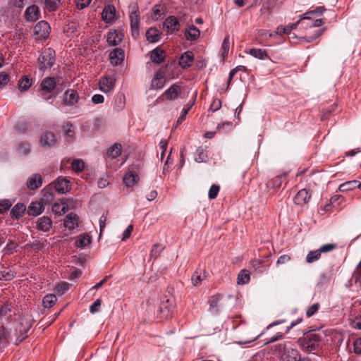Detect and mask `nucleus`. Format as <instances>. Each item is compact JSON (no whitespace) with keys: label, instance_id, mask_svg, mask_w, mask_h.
Wrapping results in <instances>:
<instances>
[{"label":"nucleus","instance_id":"53","mask_svg":"<svg viewBox=\"0 0 361 361\" xmlns=\"http://www.w3.org/2000/svg\"><path fill=\"white\" fill-rule=\"evenodd\" d=\"M219 190H220V187L219 185H215V184L212 185L209 190V192H208L209 198L211 200L215 199L218 195Z\"/></svg>","mask_w":361,"mask_h":361},{"label":"nucleus","instance_id":"2","mask_svg":"<svg viewBox=\"0 0 361 361\" xmlns=\"http://www.w3.org/2000/svg\"><path fill=\"white\" fill-rule=\"evenodd\" d=\"M55 51L51 48L44 49L38 58L39 70L44 71L50 68L55 62Z\"/></svg>","mask_w":361,"mask_h":361},{"label":"nucleus","instance_id":"37","mask_svg":"<svg viewBox=\"0 0 361 361\" xmlns=\"http://www.w3.org/2000/svg\"><path fill=\"white\" fill-rule=\"evenodd\" d=\"M56 300L57 298L55 295L49 294L44 297L42 304L45 308H50L55 305Z\"/></svg>","mask_w":361,"mask_h":361},{"label":"nucleus","instance_id":"5","mask_svg":"<svg viewBox=\"0 0 361 361\" xmlns=\"http://www.w3.org/2000/svg\"><path fill=\"white\" fill-rule=\"evenodd\" d=\"M32 326V324L30 321H28L27 319L23 318L16 328V344L18 345L20 342H22L24 339H25L27 336V332Z\"/></svg>","mask_w":361,"mask_h":361},{"label":"nucleus","instance_id":"52","mask_svg":"<svg viewBox=\"0 0 361 361\" xmlns=\"http://www.w3.org/2000/svg\"><path fill=\"white\" fill-rule=\"evenodd\" d=\"M164 247L160 244H155L150 252V257L156 259L160 252L163 250Z\"/></svg>","mask_w":361,"mask_h":361},{"label":"nucleus","instance_id":"4","mask_svg":"<svg viewBox=\"0 0 361 361\" xmlns=\"http://www.w3.org/2000/svg\"><path fill=\"white\" fill-rule=\"evenodd\" d=\"M71 183L68 180L64 178H58L56 180L52 182L47 188L43 190V192H47L53 188L59 193L64 194L71 190Z\"/></svg>","mask_w":361,"mask_h":361},{"label":"nucleus","instance_id":"63","mask_svg":"<svg viewBox=\"0 0 361 361\" xmlns=\"http://www.w3.org/2000/svg\"><path fill=\"white\" fill-rule=\"evenodd\" d=\"M159 8V5H155L153 8V13L152 17L154 20H157L161 15V12Z\"/></svg>","mask_w":361,"mask_h":361},{"label":"nucleus","instance_id":"57","mask_svg":"<svg viewBox=\"0 0 361 361\" xmlns=\"http://www.w3.org/2000/svg\"><path fill=\"white\" fill-rule=\"evenodd\" d=\"M67 126L68 128L65 130L64 135L68 137L67 141L71 142L73 140V137L74 136V130L71 124L67 123Z\"/></svg>","mask_w":361,"mask_h":361},{"label":"nucleus","instance_id":"30","mask_svg":"<svg viewBox=\"0 0 361 361\" xmlns=\"http://www.w3.org/2000/svg\"><path fill=\"white\" fill-rule=\"evenodd\" d=\"M67 211L68 206L63 200L61 202H55L52 205V212L59 216L64 214Z\"/></svg>","mask_w":361,"mask_h":361},{"label":"nucleus","instance_id":"8","mask_svg":"<svg viewBox=\"0 0 361 361\" xmlns=\"http://www.w3.org/2000/svg\"><path fill=\"white\" fill-rule=\"evenodd\" d=\"M24 18L28 22H35L41 18V13L39 7L36 5L28 6L25 13Z\"/></svg>","mask_w":361,"mask_h":361},{"label":"nucleus","instance_id":"33","mask_svg":"<svg viewBox=\"0 0 361 361\" xmlns=\"http://www.w3.org/2000/svg\"><path fill=\"white\" fill-rule=\"evenodd\" d=\"M160 33L155 27H150L146 32L147 39L152 43L157 42L159 40Z\"/></svg>","mask_w":361,"mask_h":361},{"label":"nucleus","instance_id":"40","mask_svg":"<svg viewBox=\"0 0 361 361\" xmlns=\"http://www.w3.org/2000/svg\"><path fill=\"white\" fill-rule=\"evenodd\" d=\"M357 186V180H350L343 183L339 185V190L341 192H345L353 190Z\"/></svg>","mask_w":361,"mask_h":361},{"label":"nucleus","instance_id":"14","mask_svg":"<svg viewBox=\"0 0 361 361\" xmlns=\"http://www.w3.org/2000/svg\"><path fill=\"white\" fill-rule=\"evenodd\" d=\"M311 197V194L306 189H302L298 192L294 197V202L298 205L307 204Z\"/></svg>","mask_w":361,"mask_h":361},{"label":"nucleus","instance_id":"9","mask_svg":"<svg viewBox=\"0 0 361 361\" xmlns=\"http://www.w3.org/2000/svg\"><path fill=\"white\" fill-rule=\"evenodd\" d=\"M61 78L47 77L41 82V88L47 92L53 91L57 84H61Z\"/></svg>","mask_w":361,"mask_h":361},{"label":"nucleus","instance_id":"43","mask_svg":"<svg viewBox=\"0 0 361 361\" xmlns=\"http://www.w3.org/2000/svg\"><path fill=\"white\" fill-rule=\"evenodd\" d=\"M15 277V273L6 268L0 270V280L10 281Z\"/></svg>","mask_w":361,"mask_h":361},{"label":"nucleus","instance_id":"56","mask_svg":"<svg viewBox=\"0 0 361 361\" xmlns=\"http://www.w3.org/2000/svg\"><path fill=\"white\" fill-rule=\"evenodd\" d=\"M11 207V203L8 200H4L0 202V214H4Z\"/></svg>","mask_w":361,"mask_h":361},{"label":"nucleus","instance_id":"54","mask_svg":"<svg viewBox=\"0 0 361 361\" xmlns=\"http://www.w3.org/2000/svg\"><path fill=\"white\" fill-rule=\"evenodd\" d=\"M336 247V245L334 243H327L322 245L318 250L320 253H327L332 250H334Z\"/></svg>","mask_w":361,"mask_h":361},{"label":"nucleus","instance_id":"61","mask_svg":"<svg viewBox=\"0 0 361 361\" xmlns=\"http://www.w3.org/2000/svg\"><path fill=\"white\" fill-rule=\"evenodd\" d=\"M9 80V75L6 72L0 73V88L4 87L8 83Z\"/></svg>","mask_w":361,"mask_h":361},{"label":"nucleus","instance_id":"21","mask_svg":"<svg viewBox=\"0 0 361 361\" xmlns=\"http://www.w3.org/2000/svg\"><path fill=\"white\" fill-rule=\"evenodd\" d=\"M40 143L43 147H51L56 143L55 135L51 132H45L40 137Z\"/></svg>","mask_w":361,"mask_h":361},{"label":"nucleus","instance_id":"32","mask_svg":"<svg viewBox=\"0 0 361 361\" xmlns=\"http://www.w3.org/2000/svg\"><path fill=\"white\" fill-rule=\"evenodd\" d=\"M39 2L44 5V9L49 11H54L57 9L60 4V0H38Z\"/></svg>","mask_w":361,"mask_h":361},{"label":"nucleus","instance_id":"39","mask_svg":"<svg viewBox=\"0 0 361 361\" xmlns=\"http://www.w3.org/2000/svg\"><path fill=\"white\" fill-rule=\"evenodd\" d=\"M91 242L90 237L88 235H80L78 237L75 245L78 247H85Z\"/></svg>","mask_w":361,"mask_h":361},{"label":"nucleus","instance_id":"55","mask_svg":"<svg viewBox=\"0 0 361 361\" xmlns=\"http://www.w3.org/2000/svg\"><path fill=\"white\" fill-rule=\"evenodd\" d=\"M304 19H307L309 20L310 19V17L308 16H302L301 17L300 20L297 21L296 23H290L288 24V25H286L285 27L286 28V34L287 35H289L290 33V32L292 31V30L295 29L297 25L299 24V23L300 22L301 20H304Z\"/></svg>","mask_w":361,"mask_h":361},{"label":"nucleus","instance_id":"27","mask_svg":"<svg viewBox=\"0 0 361 361\" xmlns=\"http://www.w3.org/2000/svg\"><path fill=\"white\" fill-rule=\"evenodd\" d=\"M248 53L253 57L260 60L270 59L267 50L265 49L252 48L249 50Z\"/></svg>","mask_w":361,"mask_h":361},{"label":"nucleus","instance_id":"47","mask_svg":"<svg viewBox=\"0 0 361 361\" xmlns=\"http://www.w3.org/2000/svg\"><path fill=\"white\" fill-rule=\"evenodd\" d=\"M206 277L205 272L204 271L203 275L198 271H195L191 277L192 283L194 286H197L201 283V281Z\"/></svg>","mask_w":361,"mask_h":361},{"label":"nucleus","instance_id":"38","mask_svg":"<svg viewBox=\"0 0 361 361\" xmlns=\"http://www.w3.org/2000/svg\"><path fill=\"white\" fill-rule=\"evenodd\" d=\"M17 151L19 154L26 156L31 151L30 145L27 142H21L17 147Z\"/></svg>","mask_w":361,"mask_h":361},{"label":"nucleus","instance_id":"25","mask_svg":"<svg viewBox=\"0 0 361 361\" xmlns=\"http://www.w3.org/2000/svg\"><path fill=\"white\" fill-rule=\"evenodd\" d=\"M123 180L127 187H132L138 182L139 176L137 173L129 171L126 173Z\"/></svg>","mask_w":361,"mask_h":361},{"label":"nucleus","instance_id":"1","mask_svg":"<svg viewBox=\"0 0 361 361\" xmlns=\"http://www.w3.org/2000/svg\"><path fill=\"white\" fill-rule=\"evenodd\" d=\"M320 341V337L314 331L305 334L298 341L302 349L308 353L317 350Z\"/></svg>","mask_w":361,"mask_h":361},{"label":"nucleus","instance_id":"26","mask_svg":"<svg viewBox=\"0 0 361 361\" xmlns=\"http://www.w3.org/2000/svg\"><path fill=\"white\" fill-rule=\"evenodd\" d=\"M200 35L199 29L193 25H190L185 32L186 39L190 41L196 40L200 37Z\"/></svg>","mask_w":361,"mask_h":361},{"label":"nucleus","instance_id":"17","mask_svg":"<svg viewBox=\"0 0 361 361\" xmlns=\"http://www.w3.org/2000/svg\"><path fill=\"white\" fill-rule=\"evenodd\" d=\"M44 210V205L40 202H32L30 204L27 212L30 216H38Z\"/></svg>","mask_w":361,"mask_h":361},{"label":"nucleus","instance_id":"49","mask_svg":"<svg viewBox=\"0 0 361 361\" xmlns=\"http://www.w3.org/2000/svg\"><path fill=\"white\" fill-rule=\"evenodd\" d=\"M11 305L8 302L4 303L0 308V315L1 317H9L11 316Z\"/></svg>","mask_w":361,"mask_h":361},{"label":"nucleus","instance_id":"58","mask_svg":"<svg viewBox=\"0 0 361 361\" xmlns=\"http://www.w3.org/2000/svg\"><path fill=\"white\" fill-rule=\"evenodd\" d=\"M319 303H314L310 307H308V309L306 311V314L308 317H312L319 310Z\"/></svg>","mask_w":361,"mask_h":361},{"label":"nucleus","instance_id":"20","mask_svg":"<svg viewBox=\"0 0 361 361\" xmlns=\"http://www.w3.org/2000/svg\"><path fill=\"white\" fill-rule=\"evenodd\" d=\"M194 59V56L192 51H188L184 52L179 59L178 63L183 68H189Z\"/></svg>","mask_w":361,"mask_h":361},{"label":"nucleus","instance_id":"3","mask_svg":"<svg viewBox=\"0 0 361 361\" xmlns=\"http://www.w3.org/2000/svg\"><path fill=\"white\" fill-rule=\"evenodd\" d=\"M130 13L129 16L132 35L137 37L139 35L140 17L137 3L130 4Z\"/></svg>","mask_w":361,"mask_h":361},{"label":"nucleus","instance_id":"13","mask_svg":"<svg viewBox=\"0 0 361 361\" xmlns=\"http://www.w3.org/2000/svg\"><path fill=\"white\" fill-rule=\"evenodd\" d=\"M79 95L74 90H68L64 93L63 103L68 106H73L78 102Z\"/></svg>","mask_w":361,"mask_h":361},{"label":"nucleus","instance_id":"24","mask_svg":"<svg viewBox=\"0 0 361 361\" xmlns=\"http://www.w3.org/2000/svg\"><path fill=\"white\" fill-rule=\"evenodd\" d=\"M78 216L76 214L71 213L68 214L64 219V226L69 230L74 229L78 226Z\"/></svg>","mask_w":361,"mask_h":361},{"label":"nucleus","instance_id":"6","mask_svg":"<svg viewBox=\"0 0 361 361\" xmlns=\"http://www.w3.org/2000/svg\"><path fill=\"white\" fill-rule=\"evenodd\" d=\"M50 26L45 20L38 22L34 27V34L39 39H46L49 37Z\"/></svg>","mask_w":361,"mask_h":361},{"label":"nucleus","instance_id":"42","mask_svg":"<svg viewBox=\"0 0 361 361\" xmlns=\"http://www.w3.org/2000/svg\"><path fill=\"white\" fill-rule=\"evenodd\" d=\"M321 257V253L319 251V250H312L308 252V254L306 256V262L307 263H312L318 259H319Z\"/></svg>","mask_w":361,"mask_h":361},{"label":"nucleus","instance_id":"15","mask_svg":"<svg viewBox=\"0 0 361 361\" xmlns=\"http://www.w3.org/2000/svg\"><path fill=\"white\" fill-rule=\"evenodd\" d=\"M280 361H302L300 353L298 350L288 349L286 353H283L280 357Z\"/></svg>","mask_w":361,"mask_h":361},{"label":"nucleus","instance_id":"41","mask_svg":"<svg viewBox=\"0 0 361 361\" xmlns=\"http://www.w3.org/2000/svg\"><path fill=\"white\" fill-rule=\"evenodd\" d=\"M288 349H290V348L288 346L287 343H278L272 347L273 351L280 355V357H281V355L283 353H286Z\"/></svg>","mask_w":361,"mask_h":361},{"label":"nucleus","instance_id":"51","mask_svg":"<svg viewBox=\"0 0 361 361\" xmlns=\"http://www.w3.org/2000/svg\"><path fill=\"white\" fill-rule=\"evenodd\" d=\"M8 342V333L4 326L0 327V347L6 345Z\"/></svg>","mask_w":361,"mask_h":361},{"label":"nucleus","instance_id":"19","mask_svg":"<svg viewBox=\"0 0 361 361\" xmlns=\"http://www.w3.org/2000/svg\"><path fill=\"white\" fill-rule=\"evenodd\" d=\"M102 19L106 23L113 22L116 18V9L113 5H107L104 7L102 13Z\"/></svg>","mask_w":361,"mask_h":361},{"label":"nucleus","instance_id":"44","mask_svg":"<svg viewBox=\"0 0 361 361\" xmlns=\"http://www.w3.org/2000/svg\"><path fill=\"white\" fill-rule=\"evenodd\" d=\"M32 85V80L27 76L22 78L18 82V87L20 90L25 91L29 89Z\"/></svg>","mask_w":361,"mask_h":361},{"label":"nucleus","instance_id":"23","mask_svg":"<svg viewBox=\"0 0 361 361\" xmlns=\"http://www.w3.org/2000/svg\"><path fill=\"white\" fill-rule=\"evenodd\" d=\"M26 207L23 203H17L11 210V216L12 219H18L23 216Z\"/></svg>","mask_w":361,"mask_h":361},{"label":"nucleus","instance_id":"31","mask_svg":"<svg viewBox=\"0 0 361 361\" xmlns=\"http://www.w3.org/2000/svg\"><path fill=\"white\" fill-rule=\"evenodd\" d=\"M165 82V78L161 73H157L153 78L151 85L153 88L159 90L164 87Z\"/></svg>","mask_w":361,"mask_h":361},{"label":"nucleus","instance_id":"50","mask_svg":"<svg viewBox=\"0 0 361 361\" xmlns=\"http://www.w3.org/2000/svg\"><path fill=\"white\" fill-rule=\"evenodd\" d=\"M85 163L81 159H74L72 162V169L74 171L78 173L83 170Z\"/></svg>","mask_w":361,"mask_h":361},{"label":"nucleus","instance_id":"22","mask_svg":"<svg viewBox=\"0 0 361 361\" xmlns=\"http://www.w3.org/2000/svg\"><path fill=\"white\" fill-rule=\"evenodd\" d=\"M165 56L164 51L159 47L154 49L150 52V59L152 61L157 64L162 63L164 61Z\"/></svg>","mask_w":361,"mask_h":361},{"label":"nucleus","instance_id":"46","mask_svg":"<svg viewBox=\"0 0 361 361\" xmlns=\"http://www.w3.org/2000/svg\"><path fill=\"white\" fill-rule=\"evenodd\" d=\"M274 6V0H267L262 5L260 12L262 14H269Z\"/></svg>","mask_w":361,"mask_h":361},{"label":"nucleus","instance_id":"34","mask_svg":"<svg viewBox=\"0 0 361 361\" xmlns=\"http://www.w3.org/2000/svg\"><path fill=\"white\" fill-rule=\"evenodd\" d=\"M221 298V296L219 295H215L212 296L209 300V310L214 313L216 314L219 311V302Z\"/></svg>","mask_w":361,"mask_h":361},{"label":"nucleus","instance_id":"28","mask_svg":"<svg viewBox=\"0 0 361 361\" xmlns=\"http://www.w3.org/2000/svg\"><path fill=\"white\" fill-rule=\"evenodd\" d=\"M122 146L121 144L116 143L109 148L106 156L108 158L116 159L121 154Z\"/></svg>","mask_w":361,"mask_h":361},{"label":"nucleus","instance_id":"18","mask_svg":"<svg viewBox=\"0 0 361 361\" xmlns=\"http://www.w3.org/2000/svg\"><path fill=\"white\" fill-rule=\"evenodd\" d=\"M163 25L168 32H173L178 30L179 22L176 17L169 16L166 18Z\"/></svg>","mask_w":361,"mask_h":361},{"label":"nucleus","instance_id":"45","mask_svg":"<svg viewBox=\"0 0 361 361\" xmlns=\"http://www.w3.org/2000/svg\"><path fill=\"white\" fill-rule=\"evenodd\" d=\"M207 158V156L204 152V149L202 147H198L195 152V161L198 163L204 162L206 161Z\"/></svg>","mask_w":361,"mask_h":361},{"label":"nucleus","instance_id":"62","mask_svg":"<svg viewBox=\"0 0 361 361\" xmlns=\"http://www.w3.org/2000/svg\"><path fill=\"white\" fill-rule=\"evenodd\" d=\"M75 2L78 9H83L90 4L91 0H75Z\"/></svg>","mask_w":361,"mask_h":361},{"label":"nucleus","instance_id":"29","mask_svg":"<svg viewBox=\"0 0 361 361\" xmlns=\"http://www.w3.org/2000/svg\"><path fill=\"white\" fill-rule=\"evenodd\" d=\"M180 93V87L178 85H173L165 91V95L168 99H175Z\"/></svg>","mask_w":361,"mask_h":361},{"label":"nucleus","instance_id":"59","mask_svg":"<svg viewBox=\"0 0 361 361\" xmlns=\"http://www.w3.org/2000/svg\"><path fill=\"white\" fill-rule=\"evenodd\" d=\"M58 293L63 294L69 288V284L66 282H62L56 287Z\"/></svg>","mask_w":361,"mask_h":361},{"label":"nucleus","instance_id":"10","mask_svg":"<svg viewBox=\"0 0 361 361\" xmlns=\"http://www.w3.org/2000/svg\"><path fill=\"white\" fill-rule=\"evenodd\" d=\"M116 80L112 76H104L99 80V89L103 92H110L114 87Z\"/></svg>","mask_w":361,"mask_h":361},{"label":"nucleus","instance_id":"12","mask_svg":"<svg viewBox=\"0 0 361 361\" xmlns=\"http://www.w3.org/2000/svg\"><path fill=\"white\" fill-rule=\"evenodd\" d=\"M52 226V221L48 216H44L39 218L36 221L37 230L43 232H49Z\"/></svg>","mask_w":361,"mask_h":361},{"label":"nucleus","instance_id":"16","mask_svg":"<svg viewBox=\"0 0 361 361\" xmlns=\"http://www.w3.org/2000/svg\"><path fill=\"white\" fill-rule=\"evenodd\" d=\"M123 35L117 30H110L107 35V42L111 46L118 45L123 39Z\"/></svg>","mask_w":361,"mask_h":361},{"label":"nucleus","instance_id":"7","mask_svg":"<svg viewBox=\"0 0 361 361\" xmlns=\"http://www.w3.org/2000/svg\"><path fill=\"white\" fill-rule=\"evenodd\" d=\"M43 183V178L39 173H33L28 177L26 186L30 190H35L40 188Z\"/></svg>","mask_w":361,"mask_h":361},{"label":"nucleus","instance_id":"48","mask_svg":"<svg viewBox=\"0 0 361 361\" xmlns=\"http://www.w3.org/2000/svg\"><path fill=\"white\" fill-rule=\"evenodd\" d=\"M230 48V39L229 36L227 35L225 37L222 45H221V50H222V56L224 59H225L228 56V53Z\"/></svg>","mask_w":361,"mask_h":361},{"label":"nucleus","instance_id":"36","mask_svg":"<svg viewBox=\"0 0 361 361\" xmlns=\"http://www.w3.org/2000/svg\"><path fill=\"white\" fill-rule=\"evenodd\" d=\"M250 279V273L247 270L243 269L240 271L237 277L238 284H245L249 282Z\"/></svg>","mask_w":361,"mask_h":361},{"label":"nucleus","instance_id":"60","mask_svg":"<svg viewBox=\"0 0 361 361\" xmlns=\"http://www.w3.org/2000/svg\"><path fill=\"white\" fill-rule=\"evenodd\" d=\"M101 300L97 299L90 306V311L91 313L94 314L95 312H99V307L101 306Z\"/></svg>","mask_w":361,"mask_h":361},{"label":"nucleus","instance_id":"64","mask_svg":"<svg viewBox=\"0 0 361 361\" xmlns=\"http://www.w3.org/2000/svg\"><path fill=\"white\" fill-rule=\"evenodd\" d=\"M291 259L290 257L288 255H283L279 257L276 264L277 265H282L288 262H290Z\"/></svg>","mask_w":361,"mask_h":361},{"label":"nucleus","instance_id":"11","mask_svg":"<svg viewBox=\"0 0 361 361\" xmlns=\"http://www.w3.org/2000/svg\"><path fill=\"white\" fill-rule=\"evenodd\" d=\"M125 56L124 51L121 48H116L109 54L111 63L114 66L120 65Z\"/></svg>","mask_w":361,"mask_h":361},{"label":"nucleus","instance_id":"35","mask_svg":"<svg viewBox=\"0 0 361 361\" xmlns=\"http://www.w3.org/2000/svg\"><path fill=\"white\" fill-rule=\"evenodd\" d=\"M173 309V300L170 299H166L165 301H163L160 305V312L164 316H167L168 314L172 311Z\"/></svg>","mask_w":361,"mask_h":361}]
</instances>
